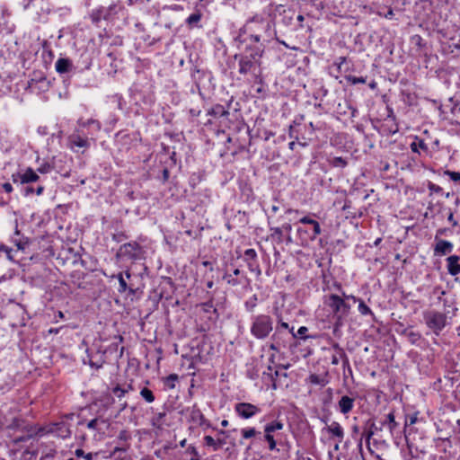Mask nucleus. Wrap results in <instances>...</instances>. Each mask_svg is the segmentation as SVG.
I'll return each instance as SVG.
<instances>
[{
    "instance_id": "obj_1",
    "label": "nucleus",
    "mask_w": 460,
    "mask_h": 460,
    "mask_svg": "<svg viewBox=\"0 0 460 460\" xmlns=\"http://www.w3.org/2000/svg\"><path fill=\"white\" fill-rule=\"evenodd\" d=\"M264 52V48L249 47L243 54L235 55L234 59H238V72L241 75H251L253 77L261 75V58Z\"/></svg>"
},
{
    "instance_id": "obj_2",
    "label": "nucleus",
    "mask_w": 460,
    "mask_h": 460,
    "mask_svg": "<svg viewBox=\"0 0 460 460\" xmlns=\"http://www.w3.org/2000/svg\"><path fill=\"white\" fill-rule=\"evenodd\" d=\"M325 304L332 309L334 319L333 333L336 334L343 326L344 321L349 314L351 305L336 294L329 295Z\"/></svg>"
},
{
    "instance_id": "obj_3",
    "label": "nucleus",
    "mask_w": 460,
    "mask_h": 460,
    "mask_svg": "<svg viewBox=\"0 0 460 460\" xmlns=\"http://www.w3.org/2000/svg\"><path fill=\"white\" fill-rule=\"evenodd\" d=\"M262 29L263 33H257V32H248V37L242 39L243 33H245L243 31V28L241 29L240 33L236 39V40L240 41L241 43L247 42L249 40V44L246 46H252V43H260L259 45H255V47H261L263 48L264 43L270 42L274 37L276 36L275 30H271L270 28L269 23H262Z\"/></svg>"
},
{
    "instance_id": "obj_4",
    "label": "nucleus",
    "mask_w": 460,
    "mask_h": 460,
    "mask_svg": "<svg viewBox=\"0 0 460 460\" xmlns=\"http://www.w3.org/2000/svg\"><path fill=\"white\" fill-rule=\"evenodd\" d=\"M273 330V320L268 314H258L252 317L251 333L259 340L267 338Z\"/></svg>"
},
{
    "instance_id": "obj_5",
    "label": "nucleus",
    "mask_w": 460,
    "mask_h": 460,
    "mask_svg": "<svg viewBox=\"0 0 460 460\" xmlns=\"http://www.w3.org/2000/svg\"><path fill=\"white\" fill-rule=\"evenodd\" d=\"M423 319L427 327L436 336H439L444 328L448 324L446 314L436 310L423 312Z\"/></svg>"
},
{
    "instance_id": "obj_6",
    "label": "nucleus",
    "mask_w": 460,
    "mask_h": 460,
    "mask_svg": "<svg viewBox=\"0 0 460 460\" xmlns=\"http://www.w3.org/2000/svg\"><path fill=\"white\" fill-rule=\"evenodd\" d=\"M120 10V7L112 4L108 7L100 6L96 9L92 10L90 13V19L94 24H98L102 20H111L112 19Z\"/></svg>"
},
{
    "instance_id": "obj_7",
    "label": "nucleus",
    "mask_w": 460,
    "mask_h": 460,
    "mask_svg": "<svg viewBox=\"0 0 460 460\" xmlns=\"http://www.w3.org/2000/svg\"><path fill=\"white\" fill-rule=\"evenodd\" d=\"M265 22L269 23L271 30H275L274 23L270 19L256 14L246 22L243 26V31L263 33L262 23Z\"/></svg>"
},
{
    "instance_id": "obj_8",
    "label": "nucleus",
    "mask_w": 460,
    "mask_h": 460,
    "mask_svg": "<svg viewBox=\"0 0 460 460\" xmlns=\"http://www.w3.org/2000/svg\"><path fill=\"white\" fill-rule=\"evenodd\" d=\"M288 340V333L276 328L270 341L268 343L269 349L275 352H280L282 349L287 347Z\"/></svg>"
},
{
    "instance_id": "obj_9",
    "label": "nucleus",
    "mask_w": 460,
    "mask_h": 460,
    "mask_svg": "<svg viewBox=\"0 0 460 460\" xmlns=\"http://www.w3.org/2000/svg\"><path fill=\"white\" fill-rule=\"evenodd\" d=\"M13 180L14 182L20 181L22 184H29L33 182H39L40 181V178L37 171L33 170L31 167H28L25 170L18 172L16 175L13 174Z\"/></svg>"
},
{
    "instance_id": "obj_10",
    "label": "nucleus",
    "mask_w": 460,
    "mask_h": 460,
    "mask_svg": "<svg viewBox=\"0 0 460 460\" xmlns=\"http://www.w3.org/2000/svg\"><path fill=\"white\" fill-rule=\"evenodd\" d=\"M381 427H387L392 437H399L402 429L401 425L395 420V415L394 411L389 412L385 415V419L380 422Z\"/></svg>"
},
{
    "instance_id": "obj_11",
    "label": "nucleus",
    "mask_w": 460,
    "mask_h": 460,
    "mask_svg": "<svg viewBox=\"0 0 460 460\" xmlns=\"http://www.w3.org/2000/svg\"><path fill=\"white\" fill-rule=\"evenodd\" d=\"M234 411L239 417L250 419L261 411L260 408L249 402H238L234 405Z\"/></svg>"
},
{
    "instance_id": "obj_12",
    "label": "nucleus",
    "mask_w": 460,
    "mask_h": 460,
    "mask_svg": "<svg viewBox=\"0 0 460 460\" xmlns=\"http://www.w3.org/2000/svg\"><path fill=\"white\" fill-rule=\"evenodd\" d=\"M140 250L141 247L137 243H127L119 247L118 255L121 257H127L128 259L137 260L139 258Z\"/></svg>"
},
{
    "instance_id": "obj_13",
    "label": "nucleus",
    "mask_w": 460,
    "mask_h": 460,
    "mask_svg": "<svg viewBox=\"0 0 460 460\" xmlns=\"http://www.w3.org/2000/svg\"><path fill=\"white\" fill-rule=\"evenodd\" d=\"M112 278H116L119 281V293H125L126 291H128V293L131 295L135 294V290L132 287V284L128 282V280H129L131 278L129 270H126L125 272H119L117 275H113Z\"/></svg>"
},
{
    "instance_id": "obj_14",
    "label": "nucleus",
    "mask_w": 460,
    "mask_h": 460,
    "mask_svg": "<svg viewBox=\"0 0 460 460\" xmlns=\"http://www.w3.org/2000/svg\"><path fill=\"white\" fill-rule=\"evenodd\" d=\"M244 261L250 271L254 272L257 276L261 274L260 265L257 261V252L254 249H247L244 252Z\"/></svg>"
},
{
    "instance_id": "obj_15",
    "label": "nucleus",
    "mask_w": 460,
    "mask_h": 460,
    "mask_svg": "<svg viewBox=\"0 0 460 460\" xmlns=\"http://www.w3.org/2000/svg\"><path fill=\"white\" fill-rule=\"evenodd\" d=\"M86 352H87L89 365L92 367L99 369L103 366V364L105 363V358H104V355L106 352L105 350L101 351V349H98L96 353L93 354V349H89L86 350Z\"/></svg>"
},
{
    "instance_id": "obj_16",
    "label": "nucleus",
    "mask_w": 460,
    "mask_h": 460,
    "mask_svg": "<svg viewBox=\"0 0 460 460\" xmlns=\"http://www.w3.org/2000/svg\"><path fill=\"white\" fill-rule=\"evenodd\" d=\"M70 148L76 151L75 148H88L90 146V140L86 137L81 136L79 133L72 134L69 138Z\"/></svg>"
},
{
    "instance_id": "obj_17",
    "label": "nucleus",
    "mask_w": 460,
    "mask_h": 460,
    "mask_svg": "<svg viewBox=\"0 0 460 460\" xmlns=\"http://www.w3.org/2000/svg\"><path fill=\"white\" fill-rule=\"evenodd\" d=\"M436 244L434 246V255L435 256H444L447 254H449L454 248V245L451 242L443 240V239H438L435 240Z\"/></svg>"
},
{
    "instance_id": "obj_18",
    "label": "nucleus",
    "mask_w": 460,
    "mask_h": 460,
    "mask_svg": "<svg viewBox=\"0 0 460 460\" xmlns=\"http://www.w3.org/2000/svg\"><path fill=\"white\" fill-rule=\"evenodd\" d=\"M183 411L189 413L190 421L198 424L199 426H202V423H205V416L196 404L186 408Z\"/></svg>"
},
{
    "instance_id": "obj_19",
    "label": "nucleus",
    "mask_w": 460,
    "mask_h": 460,
    "mask_svg": "<svg viewBox=\"0 0 460 460\" xmlns=\"http://www.w3.org/2000/svg\"><path fill=\"white\" fill-rule=\"evenodd\" d=\"M447 272L451 276H457L460 274V256L458 255H450L447 259Z\"/></svg>"
},
{
    "instance_id": "obj_20",
    "label": "nucleus",
    "mask_w": 460,
    "mask_h": 460,
    "mask_svg": "<svg viewBox=\"0 0 460 460\" xmlns=\"http://www.w3.org/2000/svg\"><path fill=\"white\" fill-rule=\"evenodd\" d=\"M298 222L304 225H313V232L312 234L309 236L310 240L314 241L318 235L322 234V228L320 224L314 219L311 218L310 216H305L301 217Z\"/></svg>"
},
{
    "instance_id": "obj_21",
    "label": "nucleus",
    "mask_w": 460,
    "mask_h": 460,
    "mask_svg": "<svg viewBox=\"0 0 460 460\" xmlns=\"http://www.w3.org/2000/svg\"><path fill=\"white\" fill-rule=\"evenodd\" d=\"M56 71L62 75L72 72L75 66L69 58H60L55 63Z\"/></svg>"
},
{
    "instance_id": "obj_22",
    "label": "nucleus",
    "mask_w": 460,
    "mask_h": 460,
    "mask_svg": "<svg viewBox=\"0 0 460 460\" xmlns=\"http://www.w3.org/2000/svg\"><path fill=\"white\" fill-rule=\"evenodd\" d=\"M12 243L17 247L18 250L24 251L28 247L30 241L28 237L21 235L20 231L16 227L14 234L12 236Z\"/></svg>"
},
{
    "instance_id": "obj_23",
    "label": "nucleus",
    "mask_w": 460,
    "mask_h": 460,
    "mask_svg": "<svg viewBox=\"0 0 460 460\" xmlns=\"http://www.w3.org/2000/svg\"><path fill=\"white\" fill-rule=\"evenodd\" d=\"M326 430L333 438H337L339 443H341L343 440L344 430L339 422L332 421L329 426L326 427Z\"/></svg>"
},
{
    "instance_id": "obj_24",
    "label": "nucleus",
    "mask_w": 460,
    "mask_h": 460,
    "mask_svg": "<svg viewBox=\"0 0 460 460\" xmlns=\"http://www.w3.org/2000/svg\"><path fill=\"white\" fill-rule=\"evenodd\" d=\"M50 430L52 433H55L58 437L62 438H66L71 435L69 426L64 421L55 423Z\"/></svg>"
},
{
    "instance_id": "obj_25",
    "label": "nucleus",
    "mask_w": 460,
    "mask_h": 460,
    "mask_svg": "<svg viewBox=\"0 0 460 460\" xmlns=\"http://www.w3.org/2000/svg\"><path fill=\"white\" fill-rule=\"evenodd\" d=\"M354 398L343 395L338 402L339 410L342 414H348L354 407Z\"/></svg>"
},
{
    "instance_id": "obj_26",
    "label": "nucleus",
    "mask_w": 460,
    "mask_h": 460,
    "mask_svg": "<svg viewBox=\"0 0 460 460\" xmlns=\"http://www.w3.org/2000/svg\"><path fill=\"white\" fill-rule=\"evenodd\" d=\"M203 17V12L199 7H196L195 11L186 19L185 22L190 28L201 27L199 25L201 18Z\"/></svg>"
},
{
    "instance_id": "obj_27",
    "label": "nucleus",
    "mask_w": 460,
    "mask_h": 460,
    "mask_svg": "<svg viewBox=\"0 0 460 460\" xmlns=\"http://www.w3.org/2000/svg\"><path fill=\"white\" fill-rule=\"evenodd\" d=\"M22 431H25L27 432V435L25 436H21V437H17L13 439V443L14 444H19L21 442H24V441H27L29 440L30 438H31L34 435L38 434L40 431H41V429H37L33 426H31L25 429H23Z\"/></svg>"
},
{
    "instance_id": "obj_28",
    "label": "nucleus",
    "mask_w": 460,
    "mask_h": 460,
    "mask_svg": "<svg viewBox=\"0 0 460 460\" xmlns=\"http://www.w3.org/2000/svg\"><path fill=\"white\" fill-rule=\"evenodd\" d=\"M377 430H382V427L381 426L377 427L373 420H368L367 422V427L365 428L364 432H363V437L367 440H369L372 438V436L375 434V432Z\"/></svg>"
},
{
    "instance_id": "obj_29",
    "label": "nucleus",
    "mask_w": 460,
    "mask_h": 460,
    "mask_svg": "<svg viewBox=\"0 0 460 460\" xmlns=\"http://www.w3.org/2000/svg\"><path fill=\"white\" fill-rule=\"evenodd\" d=\"M208 114L217 118L227 117L229 115V111L221 104H216L208 111Z\"/></svg>"
},
{
    "instance_id": "obj_30",
    "label": "nucleus",
    "mask_w": 460,
    "mask_h": 460,
    "mask_svg": "<svg viewBox=\"0 0 460 460\" xmlns=\"http://www.w3.org/2000/svg\"><path fill=\"white\" fill-rule=\"evenodd\" d=\"M279 376V373L278 370H276L275 372H272V367L271 366H269L268 367V371H264L262 373V378L263 379H268L270 381L272 382V389L276 390L277 389V384H276V380L278 378V376Z\"/></svg>"
},
{
    "instance_id": "obj_31",
    "label": "nucleus",
    "mask_w": 460,
    "mask_h": 460,
    "mask_svg": "<svg viewBox=\"0 0 460 460\" xmlns=\"http://www.w3.org/2000/svg\"><path fill=\"white\" fill-rule=\"evenodd\" d=\"M131 389L132 386L130 385H128L127 388H123L120 385H117L115 387L112 388L111 393L116 398L119 399V402H121L122 399L125 397L126 394H128V391Z\"/></svg>"
},
{
    "instance_id": "obj_32",
    "label": "nucleus",
    "mask_w": 460,
    "mask_h": 460,
    "mask_svg": "<svg viewBox=\"0 0 460 460\" xmlns=\"http://www.w3.org/2000/svg\"><path fill=\"white\" fill-rule=\"evenodd\" d=\"M31 425L26 424L25 420L19 419V418H13L11 421V423L8 425V429H18V430H23Z\"/></svg>"
},
{
    "instance_id": "obj_33",
    "label": "nucleus",
    "mask_w": 460,
    "mask_h": 460,
    "mask_svg": "<svg viewBox=\"0 0 460 460\" xmlns=\"http://www.w3.org/2000/svg\"><path fill=\"white\" fill-rule=\"evenodd\" d=\"M332 348V349H338L340 351V358L342 361L343 367H349V360L344 349L337 342H333Z\"/></svg>"
},
{
    "instance_id": "obj_34",
    "label": "nucleus",
    "mask_w": 460,
    "mask_h": 460,
    "mask_svg": "<svg viewBox=\"0 0 460 460\" xmlns=\"http://www.w3.org/2000/svg\"><path fill=\"white\" fill-rule=\"evenodd\" d=\"M308 332L307 327L301 326L296 332H294V327H291L289 330V333L293 339L300 338L302 340H306L308 338H313L312 336H306V332Z\"/></svg>"
},
{
    "instance_id": "obj_35",
    "label": "nucleus",
    "mask_w": 460,
    "mask_h": 460,
    "mask_svg": "<svg viewBox=\"0 0 460 460\" xmlns=\"http://www.w3.org/2000/svg\"><path fill=\"white\" fill-rule=\"evenodd\" d=\"M283 429V423L279 420L272 421L264 427V433L271 434Z\"/></svg>"
},
{
    "instance_id": "obj_36",
    "label": "nucleus",
    "mask_w": 460,
    "mask_h": 460,
    "mask_svg": "<svg viewBox=\"0 0 460 460\" xmlns=\"http://www.w3.org/2000/svg\"><path fill=\"white\" fill-rule=\"evenodd\" d=\"M257 304H258V296H257V295H253L249 299H247L245 301L244 307L247 312L252 313L254 311L255 307L257 306Z\"/></svg>"
},
{
    "instance_id": "obj_37",
    "label": "nucleus",
    "mask_w": 460,
    "mask_h": 460,
    "mask_svg": "<svg viewBox=\"0 0 460 460\" xmlns=\"http://www.w3.org/2000/svg\"><path fill=\"white\" fill-rule=\"evenodd\" d=\"M309 382L313 385H319L321 386H325L328 383L325 377L316 374H312L309 376Z\"/></svg>"
},
{
    "instance_id": "obj_38",
    "label": "nucleus",
    "mask_w": 460,
    "mask_h": 460,
    "mask_svg": "<svg viewBox=\"0 0 460 460\" xmlns=\"http://www.w3.org/2000/svg\"><path fill=\"white\" fill-rule=\"evenodd\" d=\"M78 123L83 127H93L95 132H99L102 128L101 123L93 119H90L87 121L79 120Z\"/></svg>"
},
{
    "instance_id": "obj_39",
    "label": "nucleus",
    "mask_w": 460,
    "mask_h": 460,
    "mask_svg": "<svg viewBox=\"0 0 460 460\" xmlns=\"http://www.w3.org/2000/svg\"><path fill=\"white\" fill-rule=\"evenodd\" d=\"M140 395L146 402H147L149 403H151L155 401V395H154L153 392L146 387H144L141 389Z\"/></svg>"
},
{
    "instance_id": "obj_40",
    "label": "nucleus",
    "mask_w": 460,
    "mask_h": 460,
    "mask_svg": "<svg viewBox=\"0 0 460 460\" xmlns=\"http://www.w3.org/2000/svg\"><path fill=\"white\" fill-rule=\"evenodd\" d=\"M358 311L362 315H373L372 310L364 303L363 300L358 301Z\"/></svg>"
},
{
    "instance_id": "obj_41",
    "label": "nucleus",
    "mask_w": 460,
    "mask_h": 460,
    "mask_svg": "<svg viewBox=\"0 0 460 460\" xmlns=\"http://www.w3.org/2000/svg\"><path fill=\"white\" fill-rule=\"evenodd\" d=\"M53 168L54 167L50 163L45 162L42 164H40L36 171L37 172H40L41 174H46L50 172L53 170Z\"/></svg>"
},
{
    "instance_id": "obj_42",
    "label": "nucleus",
    "mask_w": 460,
    "mask_h": 460,
    "mask_svg": "<svg viewBox=\"0 0 460 460\" xmlns=\"http://www.w3.org/2000/svg\"><path fill=\"white\" fill-rule=\"evenodd\" d=\"M346 80L351 84H365L367 82L366 77L355 75H348Z\"/></svg>"
},
{
    "instance_id": "obj_43",
    "label": "nucleus",
    "mask_w": 460,
    "mask_h": 460,
    "mask_svg": "<svg viewBox=\"0 0 460 460\" xmlns=\"http://www.w3.org/2000/svg\"><path fill=\"white\" fill-rule=\"evenodd\" d=\"M243 438L248 439L256 436L257 431L254 428L243 429L241 430Z\"/></svg>"
},
{
    "instance_id": "obj_44",
    "label": "nucleus",
    "mask_w": 460,
    "mask_h": 460,
    "mask_svg": "<svg viewBox=\"0 0 460 460\" xmlns=\"http://www.w3.org/2000/svg\"><path fill=\"white\" fill-rule=\"evenodd\" d=\"M419 148L427 149V146L423 140L414 141L411 144V149L414 153H419Z\"/></svg>"
},
{
    "instance_id": "obj_45",
    "label": "nucleus",
    "mask_w": 460,
    "mask_h": 460,
    "mask_svg": "<svg viewBox=\"0 0 460 460\" xmlns=\"http://www.w3.org/2000/svg\"><path fill=\"white\" fill-rule=\"evenodd\" d=\"M443 174L444 175H447L451 181H455V182H459L460 183V172H454V171H449V170H445L443 172Z\"/></svg>"
},
{
    "instance_id": "obj_46",
    "label": "nucleus",
    "mask_w": 460,
    "mask_h": 460,
    "mask_svg": "<svg viewBox=\"0 0 460 460\" xmlns=\"http://www.w3.org/2000/svg\"><path fill=\"white\" fill-rule=\"evenodd\" d=\"M264 439L268 442L270 450L273 451L277 449V443L271 434L265 433Z\"/></svg>"
},
{
    "instance_id": "obj_47",
    "label": "nucleus",
    "mask_w": 460,
    "mask_h": 460,
    "mask_svg": "<svg viewBox=\"0 0 460 460\" xmlns=\"http://www.w3.org/2000/svg\"><path fill=\"white\" fill-rule=\"evenodd\" d=\"M0 252H4L9 261H13V249L4 243H0Z\"/></svg>"
},
{
    "instance_id": "obj_48",
    "label": "nucleus",
    "mask_w": 460,
    "mask_h": 460,
    "mask_svg": "<svg viewBox=\"0 0 460 460\" xmlns=\"http://www.w3.org/2000/svg\"><path fill=\"white\" fill-rule=\"evenodd\" d=\"M223 279L227 282V284H229V285L233 286V287H235V286H238V285L241 284L239 279L234 278L231 274L226 273L223 276Z\"/></svg>"
},
{
    "instance_id": "obj_49",
    "label": "nucleus",
    "mask_w": 460,
    "mask_h": 460,
    "mask_svg": "<svg viewBox=\"0 0 460 460\" xmlns=\"http://www.w3.org/2000/svg\"><path fill=\"white\" fill-rule=\"evenodd\" d=\"M205 446L212 447L214 451H217V439L213 438L211 436L208 435L204 437Z\"/></svg>"
},
{
    "instance_id": "obj_50",
    "label": "nucleus",
    "mask_w": 460,
    "mask_h": 460,
    "mask_svg": "<svg viewBox=\"0 0 460 460\" xmlns=\"http://www.w3.org/2000/svg\"><path fill=\"white\" fill-rule=\"evenodd\" d=\"M37 456V451L31 450L30 448L26 449L22 453V458L24 460H33Z\"/></svg>"
},
{
    "instance_id": "obj_51",
    "label": "nucleus",
    "mask_w": 460,
    "mask_h": 460,
    "mask_svg": "<svg viewBox=\"0 0 460 460\" xmlns=\"http://www.w3.org/2000/svg\"><path fill=\"white\" fill-rule=\"evenodd\" d=\"M270 231L272 232L271 235L277 236L279 241L281 242V238L283 235V228L281 227H270Z\"/></svg>"
},
{
    "instance_id": "obj_52",
    "label": "nucleus",
    "mask_w": 460,
    "mask_h": 460,
    "mask_svg": "<svg viewBox=\"0 0 460 460\" xmlns=\"http://www.w3.org/2000/svg\"><path fill=\"white\" fill-rule=\"evenodd\" d=\"M428 189L430 192H434V193H441L443 190V189L440 186H438L431 181L428 182Z\"/></svg>"
},
{
    "instance_id": "obj_53",
    "label": "nucleus",
    "mask_w": 460,
    "mask_h": 460,
    "mask_svg": "<svg viewBox=\"0 0 460 460\" xmlns=\"http://www.w3.org/2000/svg\"><path fill=\"white\" fill-rule=\"evenodd\" d=\"M178 379V376L175 375V374H172L170 375L167 378H166V385L171 387V388H173L174 387V381H176Z\"/></svg>"
},
{
    "instance_id": "obj_54",
    "label": "nucleus",
    "mask_w": 460,
    "mask_h": 460,
    "mask_svg": "<svg viewBox=\"0 0 460 460\" xmlns=\"http://www.w3.org/2000/svg\"><path fill=\"white\" fill-rule=\"evenodd\" d=\"M99 421H100V420H99V419L95 418V419H93V420H90V421L86 424V426H87V428H88V429H90L97 430V429H98V424H99Z\"/></svg>"
},
{
    "instance_id": "obj_55",
    "label": "nucleus",
    "mask_w": 460,
    "mask_h": 460,
    "mask_svg": "<svg viewBox=\"0 0 460 460\" xmlns=\"http://www.w3.org/2000/svg\"><path fill=\"white\" fill-rule=\"evenodd\" d=\"M165 416L164 412H159L157 413L154 419H153V425H160L162 422L163 418Z\"/></svg>"
},
{
    "instance_id": "obj_56",
    "label": "nucleus",
    "mask_w": 460,
    "mask_h": 460,
    "mask_svg": "<svg viewBox=\"0 0 460 460\" xmlns=\"http://www.w3.org/2000/svg\"><path fill=\"white\" fill-rule=\"evenodd\" d=\"M333 165L345 167L347 165V162L342 157H335L333 160Z\"/></svg>"
},
{
    "instance_id": "obj_57",
    "label": "nucleus",
    "mask_w": 460,
    "mask_h": 460,
    "mask_svg": "<svg viewBox=\"0 0 460 460\" xmlns=\"http://www.w3.org/2000/svg\"><path fill=\"white\" fill-rule=\"evenodd\" d=\"M417 421V414H414L412 416H410L409 418L405 419V423L403 429H405L408 425H413Z\"/></svg>"
},
{
    "instance_id": "obj_58",
    "label": "nucleus",
    "mask_w": 460,
    "mask_h": 460,
    "mask_svg": "<svg viewBox=\"0 0 460 460\" xmlns=\"http://www.w3.org/2000/svg\"><path fill=\"white\" fill-rule=\"evenodd\" d=\"M333 350L335 351V354H333L332 357V364L336 366L341 361L340 351L338 349H333Z\"/></svg>"
},
{
    "instance_id": "obj_59",
    "label": "nucleus",
    "mask_w": 460,
    "mask_h": 460,
    "mask_svg": "<svg viewBox=\"0 0 460 460\" xmlns=\"http://www.w3.org/2000/svg\"><path fill=\"white\" fill-rule=\"evenodd\" d=\"M450 230L448 228H439L437 230V233H436V235H435V240H438V239H440L439 237L442 236V235H446L447 234V232H449Z\"/></svg>"
},
{
    "instance_id": "obj_60",
    "label": "nucleus",
    "mask_w": 460,
    "mask_h": 460,
    "mask_svg": "<svg viewBox=\"0 0 460 460\" xmlns=\"http://www.w3.org/2000/svg\"><path fill=\"white\" fill-rule=\"evenodd\" d=\"M276 328H279V330H290L291 328H289V325L288 323L286 322H283L281 319L279 320V323H278V325L276 326Z\"/></svg>"
},
{
    "instance_id": "obj_61",
    "label": "nucleus",
    "mask_w": 460,
    "mask_h": 460,
    "mask_svg": "<svg viewBox=\"0 0 460 460\" xmlns=\"http://www.w3.org/2000/svg\"><path fill=\"white\" fill-rule=\"evenodd\" d=\"M188 453H190V454H191V456H193V457H192V458H194V459H197V458H198V459H199V452L197 451V449H196V447H195L194 446H190V447H188Z\"/></svg>"
},
{
    "instance_id": "obj_62",
    "label": "nucleus",
    "mask_w": 460,
    "mask_h": 460,
    "mask_svg": "<svg viewBox=\"0 0 460 460\" xmlns=\"http://www.w3.org/2000/svg\"><path fill=\"white\" fill-rule=\"evenodd\" d=\"M44 185L40 183V181L38 182L37 187L35 188V194L40 196L44 191Z\"/></svg>"
},
{
    "instance_id": "obj_63",
    "label": "nucleus",
    "mask_w": 460,
    "mask_h": 460,
    "mask_svg": "<svg viewBox=\"0 0 460 460\" xmlns=\"http://www.w3.org/2000/svg\"><path fill=\"white\" fill-rule=\"evenodd\" d=\"M126 238H127V236L123 233H118V234H113V240H115L118 243L123 241Z\"/></svg>"
},
{
    "instance_id": "obj_64",
    "label": "nucleus",
    "mask_w": 460,
    "mask_h": 460,
    "mask_svg": "<svg viewBox=\"0 0 460 460\" xmlns=\"http://www.w3.org/2000/svg\"><path fill=\"white\" fill-rule=\"evenodd\" d=\"M56 451L55 450H50L49 453H46L45 455H43L40 458V460H49L50 458H52L55 455Z\"/></svg>"
}]
</instances>
